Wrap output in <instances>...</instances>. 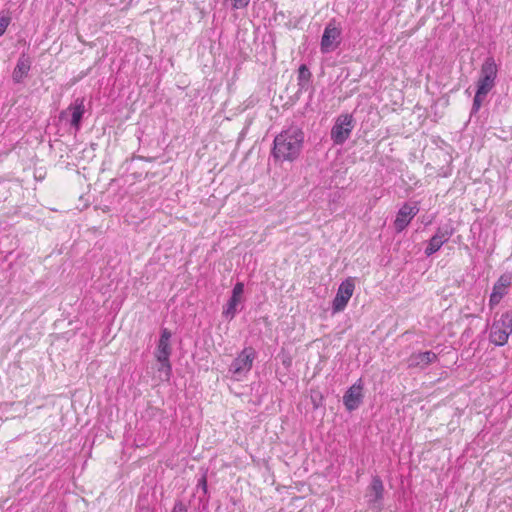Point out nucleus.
<instances>
[{
	"label": "nucleus",
	"mask_w": 512,
	"mask_h": 512,
	"mask_svg": "<svg viewBox=\"0 0 512 512\" xmlns=\"http://www.w3.org/2000/svg\"><path fill=\"white\" fill-rule=\"evenodd\" d=\"M303 142V131L296 126H291L274 138L271 154L276 161L293 162L299 157Z\"/></svg>",
	"instance_id": "1"
},
{
	"label": "nucleus",
	"mask_w": 512,
	"mask_h": 512,
	"mask_svg": "<svg viewBox=\"0 0 512 512\" xmlns=\"http://www.w3.org/2000/svg\"><path fill=\"white\" fill-rule=\"evenodd\" d=\"M256 358L253 347H245L229 366V373L236 381H241L251 371Z\"/></svg>",
	"instance_id": "2"
},
{
	"label": "nucleus",
	"mask_w": 512,
	"mask_h": 512,
	"mask_svg": "<svg viewBox=\"0 0 512 512\" xmlns=\"http://www.w3.org/2000/svg\"><path fill=\"white\" fill-rule=\"evenodd\" d=\"M512 334V310L503 313L492 324L489 340L496 346H504Z\"/></svg>",
	"instance_id": "3"
},
{
	"label": "nucleus",
	"mask_w": 512,
	"mask_h": 512,
	"mask_svg": "<svg viewBox=\"0 0 512 512\" xmlns=\"http://www.w3.org/2000/svg\"><path fill=\"white\" fill-rule=\"evenodd\" d=\"M498 67L493 57H487L481 65L477 91L488 94L495 86Z\"/></svg>",
	"instance_id": "4"
},
{
	"label": "nucleus",
	"mask_w": 512,
	"mask_h": 512,
	"mask_svg": "<svg viewBox=\"0 0 512 512\" xmlns=\"http://www.w3.org/2000/svg\"><path fill=\"white\" fill-rule=\"evenodd\" d=\"M170 338L171 332L167 328L162 329L155 353L158 362H160L162 366L160 370H164L167 377L170 376L172 370L169 360L171 355Z\"/></svg>",
	"instance_id": "5"
},
{
	"label": "nucleus",
	"mask_w": 512,
	"mask_h": 512,
	"mask_svg": "<svg viewBox=\"0 0 512 512\" xmlns=\"http://www.w3.org/2000/svg\"><path fill=\"white\" fill-rule=\"evenodd\" d=\"M352 115H340L331 129V139L334 144L342 145L350 136L353 129Z\"/></svg>",
	"instance_id": "6"
},
{
	"label": "nucleus",
	"mask_w": 512,
	"mask_h": 512,
	"mask_svg": "<svg viewBox=\"0 0 512 512\" xmlns=\"http://www.w3.org/2000/svg\"><path fill=\"white\" fill-rule=\"evenodd\" d=\"M454 232L455 229L451 224L439 226L425 248V255L429 257L439 251L440 248L449 241Z\"/></svg>",
	"instance_id": "7"
},
{
	"label": "nucleus",
	"mask_w": 512,
	"mask_h": 512,
	"mask_svg": "<svg viewBox=\"0 0 512 512\" xmlns=\"http://www.w3.org/2000/svg\"><path fill=\"white\" fill-rule=\"evenodd\" d=\"M355 285L352 279L344 280L338 287L335 298L332 301V313H339L345 309L353 295Z\"/></svg>",
	"instance_id": "8"
},
{
	"label": "nucleus",
	"mask_w": 512,
	"mask_h": 512,
	"mask_svg": "<svg viewBox=\"0 0 512 512\" xmlns=\"http://www.w3.org/2000/svg\"><path fill=\"white\" fill-rule=\"evenodd\" d=\"M85 99L83 97L76 98L67 109L61 111L59 118L61 120L66 119L69 115L71 116L70 125L79 131L83 115L85 113Z\"/></svg>",
	"instance_id": "9"
},
{
	"label": "nucleus",
	"mask_w": 512,
	"mask_h": 512,
	"mask_svg": "<svg viewBox=\"0 0 512 512\" xmlns=\"http://www.w3.org/2000/svg\"><path fill=\"white\" fill-rule=\"evenodd\" d=\"M341 30L335 26L334 21L329 22L321 38L320 49L322 53H329L338 48Z\"/></svg>",
	"instance_id": "10"
},
{
	"label": "nucleus",
	"mask_w": 512,
	"mask_h": 512,
	"mask_svg": "<svg viewBox=\"0 0 512 512\" xmlns=\"http://www.w3.org/2000/svg\"><path fill=\"white\" fill-rule=\"evenodd\" d=\"M512 284V275L510 273L502 274L494 283L492 293L489 299L490 309L497 306L502 298L508 294V288Z\"/></svg>",
	"instance_id": "11"
},
{
	"label": "nucleus",
	"mask_w": 512,
	"mask_h": 512,
	"mask_svg": "<svg viewBox=\"0 0 512 512\" xmlns=\"http://www.w3.org/2000/svg\"><path fill=\"white\" fill-rule=\"evenodd\" d=\"M419 207L417 203L406 202L398 211L394 221V228L397 232H402L418 214Z\"/></svg>",
	"instance_id": "12"
},
{
	"label": "nucleus",
	"mask_w": 512,
	"mask_h": 512,
	"mask_svg": "<svg viewBox=\"0 0 512 512\" xmlns=\"http://www.w3.org/2000/svg\"><path fill=\"white\" fill-rule=\"evenodd\" d=\"M384 496V485L379 476H374L367 490V501L372 509H381Z\"/></svg>",
	"instance_id": "13"
},
{
	"label": "nucleus",
	"mask_w": 512,
	"mask_h": 512,
	"mask_svg": "<svg viewBox=\"0 0 512 512\" xmlns=\"http://www.w3.org/2000/svg\"><path fill=\"white\" fill-rule=\"evenodd\" d=\"M362 386L354 384L343 396V403L348 411H353L359 407L362 402Z\"/></svg>",
	"instance_id": "14"
},
{
	"label": "nucleus",
	"mask_w": 512,
	"mask_h": 512,
	"mask_svg": "<svg viewBox=\"0 0 512 512\" xmlns=\"http://www.w3.org/2000/svg\"><path fill=\"white\" fill-rule=\"evenodd\" d=\"M437 360V355L432 351L413 353L408 359L410 368L424 369Z\"/></svg>",
	"instance_id": "15"
},
{
	"label": "nucleus",
	"mask_w": 512,
	"mask_h": 512,
	"mask_svg": "<svg viewBox=\"0 0 512 512\" xmlns=\"http://www.w3.org/2000/svg\"><path fill=\"white\" fill-rule=\"evenodd\" d=\"M31 68V60L26 54H21L12 73V79L15 83H21L28 75Z\"/></svg>",
	"instance_id": "16"
},
{
	"label": "nucleus",
	"mask_w": 512,
	"mask_h": 512,
	"mask_svg": "<svg viewBox=\"0 0 512 512\" xmlns=\"http://www.w3.org/2000/svg\"><path fill=\"white\" fill-rule=\"evenodd\" d=\"M241 301L242 298L231 296L226 306L223 308V316H225L229 320H232L238 311L237 308Z\"/></svg>",
	"instance_id": "17"
},
{
	"label": "nucleus",
	"mask_w": 512,
	"mask_h": 512,
	"mask_svg": "<svg viewBox=\"0 0 512 512\" xmlns=\"http://www.w3.org/2000/svg\"><path fill=\"white\" fill-rule=\"evenodd\" d=\"M311 78V72L305 64L300 65L298 69V85L304 88Z\"/></svg>",
	"instance_id": "18"
},
{
	"label": "nucleus",
	"mask_w": 512,
	"mask_h": 512,
	"mask_svg": "<svg viewBox=\"0 0 512 512\" xmlns=\"http://www.w3.org/2000/svg\"><path fill=\"white\" fill-rule=\"evenodd\" d=\"M488 94L486 93H480V91H477L476 90V93H475V96H474V99H473V104H472V109H471V113H477L482 105V102L484 101V99L486 98Z\"/></svg>",
	"instance_id": "19"
},
{
	"label": "nucleus",
	"mask_w": 512,
	"mask_h": 512,
	"mask_svg": "<svg viewBox=\"0 0 512 512\" xmlns=\"http://www.w3.org/2000/svg\"><path fill=\"white\" fill-rule=\"evenodd\" d=\"M197 489H200L204 495L208 494L207 476L203 474L197 482Z\"/></svg>",
	"instance_id": "20"
},
{
	"label": "nucleus",
	"mask_w": 512,
	"mask_h": 512,
	"mask_svg": "<svg viewBox=\"0 0 512 512\" xmlns=\"http://www.w3.org/2000/svg\"><path fill=\"white\" fill-rule=\"evenodd\" d=\"M243 293H244V284L242 282H237L233 287L231 296L242 298Z\"/></svg>",
	"instance_id": "21"
},
{
	"label": "nucleus",
	"mask_w": 512,
	"mask_h": 512,
	"mask_svg": "<svg viewBox=\"0 0 512 512\" xmlns=\"http://www.w3.org/2000/svg\"><path fill=\"white\" fill-rule=\"evenodd\" d=\"M187 510V506L181 500H178L175 502L172 512H187Z\"/></svg>",
	"instance_id": "22"
},
{
	"label": "nucleus",
	"mask_w": 512,
	"mask_h": 512,
	"mask_svg": "<svg viewBox=\"0 0 512 512\" xmlns=\"http://www.w3.org/2000/svg\"><path fill=\"white\" fill-rule=\"evenodd\" d=\"M250 0H233V8L234 9H242L248 6Z\"/></svg>",
	"instance_id": "23"
},
{
	"label": "nucleus",
	"mask_w": 512,
	"mask_h": 512,
	"mask_svg": "<svg viewBox=\"0 0 512 512\" xmlns=\"http://www.w3.org/2000/svg\"><path fill=\"white\" fill-rule=\"evenodd\" d=\"M11 18L9 16L2 15V35L5 33L6 28L10 24Z\"/></svg>",
	"instance_id": "24"
}]
</instances>
